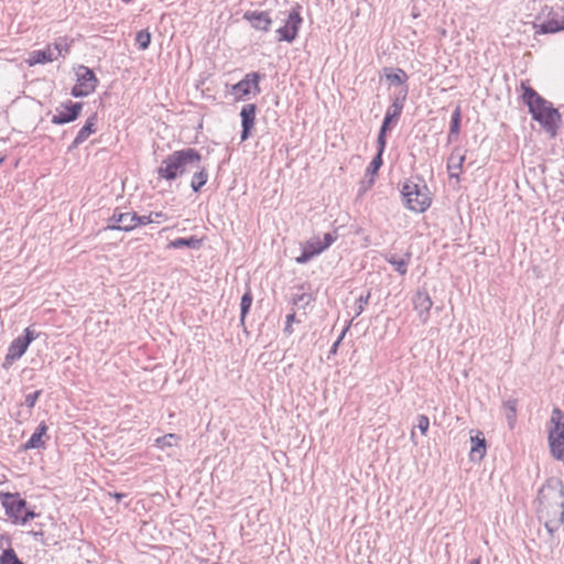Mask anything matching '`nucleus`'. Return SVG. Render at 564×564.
<instances>
[{
    "mask_svg": "<svg viewBox=\"0 0 564 564\" xmlns=\"http://www.w3.org/2000/svg\"><path fill=\"white\" fill-rule=\"evenodd\" d=\"M412 304L421 323L426 324L430 319V311L433 306V301L429 293L424 290H419L412 299Z\"/></svg>",
    "mask_w": 564,
    "mask_h": 564,
    "instance_id": "obj_14",
    "label": "nucleus"
},
{
    "mask_svg": "<svg viewBox=\"0 0 564 564\" xmlns=\"http://www.w3.org/2000/svg\"><path fill=\"white\" fill-rule=\"evenodd\" d=\"M410 254H405V258H399L395 254L387 256L386 259L389 263L394 267V270L400 274H405L408 271V264L410 261Z\"/></svg>",
    "mask_w": 564,
    "mask_h": 564,
    "instance_id": "obj_24",
    "label": "nucleus"
},
{
    "mask_svg": "<svg viewBox=\"0 0 564 564\" xmlns=\"http://www.w3.org/2000/svg\"><path fill=\"white\" fill-rule=\"evenodd\" d=\"M208 174L205 167L199 163V169H194L191 187L194 192H198L207 182Z\"/></svg>",
    "mask_w": 564,
    "mask_h": 564,
    "instance_id": "obj_23",
    "label": "nucleus"
},
{
    "mask_svg": "<svg viewBox=\"0 0 564 564\" xmlns=\"http://www.w3.org/2000/svg\"><path fill=\"white\" fill-rule=\"evenodd\" d=\"M402 195L409 209L422 213L431 204L427 187L413 182H405L402 186Z\"/></svg>",
    "mask_w": 564,
    "mask_h": 564,
    "instance_id": "obj_5",
    "label": "nucleus"
},
{
    "mask_svg": "<svg viewBox=\"0 0 564 564\" xmlns=\"http://www.w3.org/2000/svg\"><path fill=\"white\" fill-rule=\"evenodd\" d=\"M95 124H96V115H93L89 117L84 124V127L78 131L76 138L74 139L70 149H76L79 147L83 142H85L91 133L95 132Z\"/></svg>",
    "mask_w": 564,
    "mask_h": 564,
    "instance_id": "obj_21",
    "label": "nucleus"
},
{
    "mask_svg": "<svg viewBox=\"0 0 564 564\" xmlns=\"http://www.w3.org/2000/svg\"><path fill=\"white\" fill-rule=\"evenodd\" d=\"M564 30V8H556L550 12L547 21L541 24L542 33H555Z\"/></svg>",
    "mask_w": 564,
    "mask_h": 564,
    "instance_id": "obj_16",
    "label": "nucleus"
},
{
    "mask_svg": "<svg viewBox=\"0 0 564 564\" xmlns=\"http://www.w3.org/2000/svg\"><path fill=\"white\" fill-rule=\"evenodd\" d=\"M256 105L247 104L242 107L240 116H241V141H246L249 138L250 130L254 126L256 120Z\"/></svg>",
    "mask_w": 564,
    "mask_h": 564,
    "instance_id": "obj_17",
    "label": "nucleus"
},
{
    "mask_svg": "<svg viewBox=\"0 0 564 564\" xmlns=\"http://www.w3.org/2000/svg\"><path fill=\"white\" fill-rule=\"evenodd\" d=\"M430 426V420L426 415H419L417 416V424L416 427L420 430L422 434H426Z\"/></svg>",
    "mask_w": 564,
    "mask_h": 564,
    "instance_id": "obj_37",
    "label": "nucleus"
},
{
    "mask_svg": "<svg viewBox=\"0 0 564 564\" xmlns=\"http://www.w3.org/2000/svg\"><path fill=\"white\" fill-rule=\"evenodd\" d=\"M390 123H391V121H388V120H386V119H384V120H383V123H382V126H381V129H380V131H379V134H383V135H386L387 130L389 129V124H390Z\"/></svg>",
    "mask_w": 564,
    "mask_h": 564,
    "instance_id": "obj_45",
    "label": "nucleus"
},
{
    "mask_svg": "<svg viewBox=\"0 0 564 564\" xmlns=\"http://www.w3.org/2000/svg\"><path fill=\"white\" fill-rule=\"evenodd\" d=\"M2 505L8 517L13 523H26L30 519L36 517V513L26 509L25 500L21 499L18 494H1Z\"/></svg>",
    "mask_w": 564,
    "mask_h": 564,
    "instance_id": "obj_6",
    "label": "nucleus"
},
{
    "mask_svg": "<svg viewBox=\"0 0 564 564\" xmlns=\"http://www.w3.org/2000/svg\"><path fill=\"white\" fill-rule=\"evenodd\" d=\"M460 119H462V111L460 107L457 106L455 110L453 111L452 119H451V128H449V135H448V142L452 141V137L458 134L459 127H460Z\"/></svg>",
    "mask_w": 564,
    "mask_h": 564,
    "instance_id": "obj_27",
    "label": "nucleus"
},
{
    "mask_svg": "<svg viewBox=\"0 0 564 564\" xmlns=\"http://www.w3.org/2000/svg\"><path fill=\"white\" fill-rule=\"evenodd\" d=\"M69 45L65 39H59L54 45H47L44 50L33 51L29 54L26 63L30 66L45 64L56 61L59 56L67 54Z\"/></svg>",
    "mask_w": 564,
    "mask_h": 564,
    "instance_id": "obj_7",
    "label": "nucleus"
},
{
    "mask_svg": "<svg viewBox=\"0 0 564 564\" xmlns=\"http://www.w3.org/2000/svg\"><path fill=\"white\" fill-rule=\"evenodd\" d=\"M470 564H480V558H475Z\"/></svg>",
    "mask_w": 564,
    "mask_h": 564,
    "instance_id": "obj_48",
    "label": "nucleus"
},
{
    "mask_svg": "<svg viewBox=\"0 0 564 564\" xmlns=\"http://www.w3.org/2000/svg\"><path fill=\"white\" fill-rule=\"evenodd\" d=\"M150 216H153L152 218L155 219L153 223L160 224L161 221H164L166 219L165 215L162 212H152L150 213Z\"/></svg>",
    "mask_w": 564,
    "mask_h": 564,
    "instance_id": "obj_42",
    "label": "nucleus"
},
{
    "mask_svg": "<svg viewBox=\"0 0 564 564\" xmlns=\"http://www.w3.org/2000/svg\"><path fill=\"white\" fill-rule=\"evenodd\" d=\"M464 161L465 154L463 151L459 148L454 149L447 161V170L451 177L458 180Z\"/></svg>",
    "mask_w": 564,
    "mask_h": 564,
    "instance_id": "obj_19",
    "label": "nucleus"
},
{
    "mask_svg": "<svg viewBox=\"0 0 564 564\" xmlns=\"http://www.w3.org/2000/svg\"><path fill=\"white\" fill-rule=\"evenodd\" d=\"M245 18L248 19L252 26L257 30L268 31L271 26L272 20L270 19L268 12H247Z\"/></svg>",
    "mask_w": 564,
    "mask_h": 564,
    "instance_id": "obj_20",
    "label": "nucleus"
},
{
    "mask_svg": "<svg viewBox=\"0 0 564 564\" xmlns=\"http://www.w3.org/2000/svg\"><path fill=\"white\" fill-rule=\"evenodd\" d=\"M83 108L80 102L62 104L56 108V113L52 118L54 124H65L77 119Z\"/></svg>",
    "mask_w": 564,
    "mask_h": 564,
    "instance_id": "obj_13",
    "label": "nucleus"
},
{
    "mask_svg": "<svg viewBox=\"0 0 564 564\" xmlns=\"http://www.w3.org/2000/svg\"><path fill=\"white\" fill-rule=\"evenodd\" d=\"M112 496L116 498L117 501H120L123 497H126L124 494H118V492L113 494Z\"/></svg>",
    "mask_w": 564,
    "mask_h": 564,
    "instance_id": "obj_47",
    "label": "nucleus"
},
{
    "mask_svg": "<svg viewBox=\"0 0 564 564\" xmlns=\"http://www.w3.org/2000/svg\"><path fill=\"white\" fill-rule=\"evenodd\" d=\"M135 42L140 50H147L151 43V33L147 30H141L137 33Z\"/></svg>",
    "mask_w": 564,
    "mask_h": 564,
    "instance_id": "obj_32",
    "label": "nucleus"
},
{
    "mask_svg": "<svg viewBox=\"0 0 564 564\" xmlns=\"http://www.w3.org/2000/svg\"><path fill=\"white\" fill-rule=\"evenodd\" d=\"M202 246V240L197 239L196 237H189V238H177L167 245V248L170 249H180V248H191V249H198Z\"/></svg>",
    "mask_w": 564,
    "mask_h": 564,
    "instance_id": "obj_22",
    "label": "nucleus"
},
{
    "mask_svg": "<svg viewBox=\"0 0 564 564\" xmlns=\"http://www.w3.org/2000/svg\"><path fill=\"white\" fill-rule=\"evenodd\" d=\"M202 156L193 148L174 151L158 167V175L166 181H174L199 169Z\"/></svg>",
    "mask_w": 564,
    "mask_h": 564,
    "instance_id": "obj_3",
    "label": "nucleus"
},
{
    "mask_svg": "<svg viewBox=\"0 0 564 564\" xmlns=\"http://www.w3.org/2000/svg\"><path fill=\"white\" fill-rule=\"evenodd\" d=\"M301 24L302 18L299 10H291L286 18L285 24L276 31L279 34L278 40L292 43L297 36Z\"/></svg>",
    "mask_w": 564,
    "mask_h": 564,
    "instance_id": "obj_11",
    "label": "nucleus"
},
{
    "mask_svg": "<svg viewBox=\"0 0 564 564\" xmlns=\"http://www.w3.org/2000/svg\"><path fill=\"white\" fill-rule=\"evenodd\" d=\"M47 431V426L44 422L40 423L35 432L37 435L44 436Z\"/></svg>",
    "mask_w": 564,
    "mask_h": 564,
    "instance_id": "obj_44",
    "label": "nucleus"
},
{
    "mask_svg": "<svg viewBox=\"0 0 564 564\" xmlns=\"http://www.w3.org/2000/svg\"><path fill=\"white\" fill-rule=\"evenodd\" d=\"M387 78L391 84H402L406 79V74L402 69H398L397 73L387 75Z\"/></svg>",
    "mask_w": 564,
    "mask_h": 564,
    "instance_id": "obj_36",
    "label": "nucleus"
},
{
    "mask_svg": "<svg viewBox=\"0 0 564 564\" xmlns=\"http://www.w3.org/2000/svg\"><path fill=\"white\" fill-rule=\"evenodd\" d=\"M293 322H295V314L292 313V314H289L286 316V325H285V328H284V332L288 333V334H292V325H293Z\"/></svg>",
    "mask_w": 564,
    "mask_h": 564,
    "instance_id": "obj_40",
    "label": "nucleus"
},
{
    "mask_svg": "<svg viewBox=\"0 0 564 564\" xmlns=\"http://www.w3.org/2000/svg\"><path fill=\"white\" fill-rule=\"evenodd\" d=\"M520 88L522 90L521 98L529 107L532 118L542 126L550 137L554 138L562 122V117L557 109H555L550 101L541 97L525 82L521 83Z\"/></svg>",
    "mask_w": 564,
    "mask_h": 564,
    "instance_id": "obj_2",
    "label": "nucleus"
},
{
    "mask_svg": "<svg viewBox=\"0 0 564 564\" xmlns=\"http://www.w3.org/2000/svg\"><path fill=\"white\" fill-rule=\"evenodd\" d=\"M390 123H391V121H388V120H386V119H384V120H383V123H382V126H381V129H380V131H379V134H383V135H386L387 130L389 129V124H390Z\"/></svg>",
    "mask_w": 564,
    "mask_h": 564,
    "instance_id": "obj_46",
    "label": "nucleus"
},
{
    "mask_svg": "<svg viewBox=\"0 0 564 564\" xmlns=\"http://www.w3.org/2000/svg\"><path fill=\"white\" fill-rule=\"evenodd\" d=\"M403 99L397 98L388 108L384 119L388 121H393L399 118L403 109Z\"/></svg>",
    "mask_w": 564,
    "mask_h": 564,
    "instance_id": "obj_26",
    "label": "nucleus"
},
{
    "mask_svg": "<svg viewBox=\"0 0 564 564\" xmlns=\"http://www.w3.org/2000/svg\"><path fill=\"white\" fill-rule=\"evenodd\" d=\"M377 143H378V153H380V155H382L384 148H386V135L379 134Z\"/></svg>",
    "mask_w": 564,
    "mask_h": 564,
    "instance_id": "obj_41",
    "label": "nucleus"
},
{
    "mask_svg": "<svg viewBox=\"0 0 564 564\" xmlns=\"http://www.w3.org/2000/svg\"><path fill=\"white\" fill-rule=\"evenodd\" d=\"M35 338H37V334L35 333V330L31 329L30 327L25 328L24 336H19L9 346L3 366L9 367L17 359L21 358L23 354L26 351L29 345Z\"/></svg>",
    "mask_w": 564,
    "mask_h": 564,
    "instance_id": "obj_10",
    "label": "nucleus"
},
{
    "mask_svg": "<svg viewBox=\"0 0 564 564\" xmlns=\"http://www.w3.org/2000/svg\"><path fill=\"white\" fill-rule=\"evenodd\" d=\"M336 235L327 232L323 238L315 236L305 241L302 246L301 256L296 257L295 261L300 264L308 262L313 257L326 250L335 240Z\"/></svg>",
    "mask_w": 564,
    "mask_h": 564,
    "instance_id": "obj_8",
    "label": "nucleus"
},
{
    "mask_svg": "<svg viewBox=\"0 0 564 564\" xmlns=\"http://www.w3.org/2000/svg\"><path fill=\"white\" fill-rule=\"evenodd\" d=\"M152 217H153V216H150V214H149V215L139 216V215L135 213V219H133L134 228H137L138 226L152 224V223H153V220H154Z\"/></svg>",
    "mask_w": 564,
    "mask_h": 564,
    "instance_id": "obj_38",
    "label": "nucleus"
},
{
    "mask_svg": "<svg viewBox=\"0 0 564 564\" xmlns=\"http://www.w3.org/2000/svg\"><path fill=\"white\" fill-rule=\"evenodd\" d=\"M549 446L552 456L561 460L564 458V413L555 408L552 411L549 427Z\"/></svg>",
    "mask_w": 564,
    "mask_h": 564,
    "instance_id": "obj_4",
    "label": "nucleus"
},
{
    "mask_svg": "<svg viewBox=\"0 0 564 564\" xmlns=\"http://www.w3.org/2000/svg\"><path fill=\"white\" fill-rule=\"evenodd\" d=\"M43 436L33 433L30 440L24 444V449L40 448L44 446Z\"/></svg>",
    "mask_w": 564,
    "mask_h": 564,
    "instance_id": "obj_34",
    "label": "nucleus"
},
{
    "mask_svg": "<svg viewBox=\"0 0 564 564\" xmlns=\"http://www.w3.org/2000/svg\"><path fill=\"white\" fill-rule=\"evenodd\" d=\"M312 301V294L306 292L295 293L292 296L293 304L300 308H305Z\"/></svg>",
    "mask_w": 564,
    "mask_h": 564,
    "instance_id": "obj_30",
    "label": "nucleus"
},
{
    "mask_svg": "<svg viewBox=\"0 0 564 564\" xmlns=\"http://www.w3.org/2000/svg\"><path fill=\"white\" fill-rule=\"evenodd\" d=\"M178 441H180L178 435L170 433L162 437L156 438L155 443L160 448L163 449L165 447H172V446L177 445Z\"/></svg>",
    "mask_w": 564,
    "mask_h": 564,
    "instance_id": "obj_29",
    "label": "nucleus"
},
{
    "mask_svg": "<svg viewBox=\"0 0 564 564\" xmlns=\"http://www.w3.org/2000/svg\"><path fill=\"white\" fill-rule=\"evenodd\" d=\"M505 415L510 429L514 427L517 421V401L511 399L503 403Z\"/></svg>",
    "mask_w": 564,
    "mask_h": 564,
    "instance_id": "obj_25",
    "label": "nucleus"
},
{
    "mask_svg": "<svg viewBox=\"0 0 564 564\" xmlns=\"http://www.w3.org/2000/svg\"><path fill=\"white\" fill-rule=\"evenodd\" d=\"M260 75L258 73H248L243 79L232 86L231 93L236 99H243L250 94H258Z\"/></svg>",
    "mask_w": 564,
    "mask_h": 564,
    "instance_id": "obj_12",
    "label": "nucleus"
},
{
    "mask_svg": "<svg viewBox=\"0 0 564 564\" xmlns=\"http://www.w3.org/2000/svg\"><path fill=\"white\" fill-rule=\"evenodd\" d=\"M346 332H347V328H345V329L343 330V333L340 334V336L338 337V339L334 343V345H333V346H332V348H330V354H336L337 348H338V346H339L340 341L343 340V338H344V336H345Z\"/></svg>",
    "mask_w": 564,
    "mask_h": 564,
    "instance_id": "obj_43",
    "label": "nucleus"
},
{
    "mask_svg": "<svg viewBox=\"0 0 564 564\" xmlns=\"http://www.w3.org/2000/svg\"><path fill=\"white\" fill-rule=\"evenodd\" d=\"M536 508L540 521L550 534L564 522V486L558 478H550L542 486L538 497Z\"/></svg>",
    "mask_w": 564,
    "mask_h": 564,
    "instance_id": "obj_1",
    "label": "nucleus"
},
{
    "mask_svg": "<svg viewBox=\"0 0 564 564\" xmlns=\"http://www.w3.org/2000/svg\"><path fill=\"white\" fill-rule=\"evenodd\" d=\"M251 304H252V294L250 291H247L242 295L241 302H240V321H241V323H243L245 317H246L247 313L249 312Z\"/></svg>",
    "mask_w": 564,
    "mask_h": 564,
    "instance_id": "obj_31",
    "label": "nucleus"
},
{
    "mask_svg": "<svg viewBox=\"0 0 564 564\" xmlns=\"http://www.w3.org/2000/svg\"><path fill=\"white\" fill-rule=\"evenodd\" d=\"M41 393H42L41 390H37V391L33 392V393H29L25 397V400H24L25 405L29 409H32L35 405V403H36L39 397L41 395Z\"/></svg>",
    "mask_w": 564,
    "mask_h": 564,
    "instance_id": "obj_39",
    "label": "nucleus"
},
{
    "mask_svg": "<svg viewBox=\"0 0 564 564\" xmlns=\"http://www.w3.org/2000/svg\"><path fill=\"white\" fill-rule=\"evenodd\" d=\"M470 452L469 456L471 460H481L487 452L486 440L480 431H476L475 435L470 436Z\"/></svg>",
    "mask_w": 564,
    "mask_h": 564,
    "instance_id": "obj_18",
    "label": "nucleus"
},
{
    "mask_svg": "<svg viewBox=\"0 0 564 564\" xmlns=\"http://www.w3.org/2000/svg\"><path fill=\"white\" fill-rule=\"evenodd\" d=\"M76 84L72 88V95L74 97H85L95 91L98 79L94 72L87 66L79 65L75 69Z\"/></svg>",
    "mask_w": 564,
    "mask_h": 564,
    "instance_id": "obj_9",
    "label": "nucleus"
},
{
    "mask_svg": "<svg viewBox=\"0 0 564 564\" xmlns=\"http://www.w3.org/2000/svg\"><path fill=\"white\" fill-rule=\"evenodd\" d=\"M0 564H23L17 556L13 549H7L0 556Z\"/></svg>",
    "mask_w": 564,
    "mask_h": 564,
    "instance_id": "obj_33",
    "label": "nucleus"
},
{
    "mask_svg": "<svg viewBox=\"0 0 564 564\" xmlns=\"http://www.w3.org/2000/svg\"><path fill=\"white\" fill-rule=\"evenodd\" d=\"M370 292H367L366 295H360L356 301V316H359L366 308L369 303Z\"/></svg>",
    "mask_w": 564,
    "mask_h": 564,
    "instance_id": "obj_35",
    "label": "nucleus"
},
{
    "mask_svg": "<svg viewBox=\"0 0 564 564\" xmlns=\"http://www.w3.org/2000/svg\"><path fill=\"white\" fill-rule=\"evenodd\" d=\"M382 165V155L380 153H377V155L372 159L371 163L369 164L366 174L370 176L368 187H370L373 184L375 176Z\"/></svg>",
    "mask_w": 564,
    "mask_h": 564,
    "instance_id": "obj_28",
    "label": "nucleus"
},
{
    "mask_svg": "<svg viewBox=\"0 0 564 564\" xmlns=\"http://www.w3.org/2000/svg\"><path fill=\"white\" fill-rule=\"evenodd\" d=\"M135 213H121L115 210L112 216L108 219L109 224L105 228V230H122L130 231L134 229Z\"/></svg>",
    "mask_w": 564,
    "mask_h": 564,
    "instance_id": "obj_15",
    "label": "nucleus"
}]
</instances>
